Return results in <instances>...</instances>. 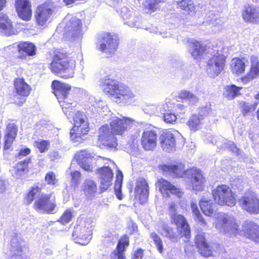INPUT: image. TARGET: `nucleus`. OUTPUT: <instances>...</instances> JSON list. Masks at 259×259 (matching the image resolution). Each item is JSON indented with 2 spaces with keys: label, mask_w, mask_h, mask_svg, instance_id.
<instances>
[{
  "label": "nucleus",
  "mask_w": 259,
  "mask_h": 259,
  "mask_svg": "<svg viewBox=\"0 0 259 259\" xmlns=\"http://www.w3.org/2000/svg\"><path fill=\"white\" fill-rule=\"evenodd\" d=\"M48 54L51 59L49 68L52 73L63 79L73 76L76 61L68 52L63 49L54 48Z\"/></svg>",
  "instance_id": "1"
},
{
  "label": "nucleus",
  "mask_w": 259,
  "mask_h": 259,
  "mask_svg": "<svg viewBox=\"0 0 259 259\" xmlns=\"http://www.w3.org/2000/svg\"><path fill=\"white\" fill-rule=\"evenodd\" d=\"M42 186L38 184L31 187L24 196V200L27 205H29L37 198L33 204V208L37 211L47 214H54L57 210V199L53 193H42Z\"/></svg>",
  "instance_id": "2"
},
{
  "label": "nucleus",
  "mask_w": 259,
  "mask_h": 259,
  "mask_svg": "<svg viewBox=\"0 0 259 259\" xmlns=\"http://www.w3.org/2000/svg\"><path fill=\"white\" fill-rule=\"evenodd\" d=\"M103 92L117 104H130L135 97L133 92L125 85L106 76L101 79Z\"/></svg>",
  "instance_id": "3"
},
{
  "label": "nucleus",
  "mask_w": 259,
  "mask_h": 259,
  "mask_svg": "<svg viewBox=\"0 0 259 259\" xmlns=\"http://www.w3.org/2000/svg\"><path fill=\"white\" fill-rule=\"evenodd\" d=\"M51 88L64 113L67 118H70L74 112V108L76 106L75 97L70 93L71 85L58 80H54L52 82Z\"/></svg>",
  "instance_id": "4"
},
{
  "label": "nucleus",
  "mask_w": 259,
  "mask_h": 259,
  "mask_svg": "<svg viewBox=\"0 0 259 259\" xmlns=\"http://www.w3.org/2000/svg\"><path fill=\"white\" fill-rule=\"evenodd\" d=\"M177 207L178 205L174 201L170 202L168 205L170 222L176 226L177 232L180 237L188 238L191 236L190 226L186 218L183 214L176 212Z\"/></svg>",
  "instance_id": "5"
},
{
  "label": "nucleus",
  "mask_w": 259,
  "mask_h": 259,
  "mask_svg": "<svg viewBox=\"0 0 259 259\" xmlns=\"http://www.w3.org/2000/svg\"><path fill=\"white\" fill-rule=\"evenodd\" d=\"M211 195L215 202L220 206L232 207L236 204L235 192L226 184L218 185L212 190Z\"/></svg>",
  "instance_id": "6"
},
{
  "label": "nucleus",
  "mask_w": 259,
  "mask_h": 259,
  "mask_svg": "<svg viewBox=\"0 0 259 259\" xmlns=\"http://www.w3.org/2000/svg\"><path fill=\"white\" fill-rule=\"evenodd\" d=\"M73 120V126L70 130V137L72 141L80 142L90 131L89 123L85 119L83 113L79 111L75 114Z\"/></svg>",
  "instance_id": "7"
},
{
  "label": "nucleus",
  "mask_w": 259,
  "mask_h": 259,
  "mask_svg": "<svg viewBox=\"0 0 259 259\" xmlns=\"http://www.w3.org/2000/svg\"><path fill=\"white\" fill-rule=\"evenodd\" d=\"M92 225L87 219H81L74 228L72 237L75 242L82 245H87L92 238Z\"/></svg>",
  "instance_id": "8"
},
{
  "label": "nucleus",
  "mask_w": 259,
  "mask_h": 259,
  "mask_svg": "<svg viewBox=\"0 0 259 259\" xmlns=\"http://www.w3.org/2000/svg\"><path fill=\"white\" fill-rule=\"evenodd\" d=\"M13 87L16 96L13 103L21 106L26 101V98L30 95L32 88L23 77H17L13 80Z\"/></svg>",
  "instance_id": "9"
},
{
  "label": "nucleus",
  "mask_w": 259,
  "mask_h": 259,
  "mask_svg": "<svg viewBox=\"0 0 259 259\" xmlns=\"http://www.w3.org/2000/svg\"><path fill=\"white\" fill-rule=\"evenodd\" d=\"M155 186L163 198H168L173 195L181 199L184 195V192L180 187L162 178L157 180Z\"/></svg>",
  "instance_id": "10"
},
{
  "label": "nucleus",
  "mask_w": 259,
  "mask_h": 259,
  "mask_svg": "<svg viewBox=\"0 0 259 259\" xmlns=\"http://www.w3.org/2000/svg\"><path fill=\"white\" fill-rule=\"evenodd\" d=\"M55 6L52 1H47L38 5L35 11L36 24L40 26L46 25L54 13Z\"/></svg>",
  "instance_id": "11"
},
{
  "label": "nucleus",
  "mask_w": 259,
  "mask_h": 259,
  "mask_svg": "<svg viewBox=\"0 0 259 259\" xmlns=\"http://www.w3.org/2000/svg\"><path fill=\"white\" fill-rule=\"evenodd\" d=\"M115 135L110 132L109 126L107 124H104L99 128L98 144L100 147L116 150L118 143Z\"/></svg>",
  "instance_id": "12"
},
{
  "label": "nucleus",
  "mask_w": 259,
  "mask_h": 259,
  "mask_svg": "<svg viewBox=\"0 0 259 259\" xmlns=\"http://www.w3.org/2000/svg\"><path fill=\"white\" fill-rule=\"evenodd\" d=\"M226 64V57L224 54L217 52L208 60L206 70L212 77H215L224 71Z\"/></svg>",
  "instance_id": "13"
},
{
  "label": "nucleus",
  "mask_w": 259,
  "mask_h": 259,
  "mask_svg": "<svg viewBox=\"0 0 259 259\" xmlns=\"http://www.w3.org/2000/svg\"><path fill=\"white\" fill-rule=\"evenodd\" d=\"M195 245L199 254L205 257L213 256L214 251L220 248L219 244H210L207 242L204 233H199L196 235Z\"/></svg>",
  "instance_id": "14"
},
{
  "label": "nucleus",
  "mask_w": 259,
  "mask_h": 259,
  "mask_svg": "<svg viewBox=\"0 0 259 259\" xmlns=\"http://www.w3.org/2000/svg\"><path fill=\"white\" fill-rule=\"evenodd\" d=\"M134 123L135 120L132 118L116 117L109 122L110 132L116 135L122 136L126 132L132 128Z\"/></svg>",
  "instance_id": "15"
},
{
  "label": "nucleus",
  "mask_w": 259,
  "mask_h": 259,
  "mask_svg": "<svg viewBox=\"0 0 259 259\" xmlns=\"http://www.w3.org/2000/svg\"><path fill=\"white\" fill-rule=\"evenodd\" d=\"M82 20L76 17H72L64 27V34L66 37L76 39L83 35Z\"/></svg>",
  "instance_id": "16"
},
{
  "label": "nucleus",
  "mask_w": 259,
  "mask_h": 259,
  "mask_svg": "<svg viewBox=\"0 0 259 259\" xmlns=\"http://www.w3.org/2000/svg\"><path fill=\"white\" fill-rule=\"evenodd\" d=\"M102 39L103 42L100 46V51L108 55L114 54L119 44L118 36L110 33H106L102 36Z\"/></svg>",
  "instance_id": "17"
},
{
  "label": "nucleus",
  "mask_w": 259,
  "mask_h": 259,
  "mask_svg": "<svg viewBox=\"0 0 259 259\" xmlns=\"http://www.w3.org/2000/svg\"><path fill=\"white\" fill-rule=\"evenodd\" d=\"M242 208L251 214L259 213V198L252 193L242 196L239 201Z\"/></svg>",
  "instance_id": "18"
},
{
  "label": "nucleus",
  "mask_w": 259,
  "mask_h": 259,
  "mask_svg": "<svg viewBox=\"0 0 259 259\" xmlns=\"http://www.w3.org/2000/svg\"><path fill=\"white\" fill-rule=\"evenodd\" d=\"M149 194V185L144 178L137 179L135 188V199L140 204H143L148 200Z\"/></svg>",
  "instance_id": "19"
},
{
  "label": "nucleus",
  "mask_w": 259,
  "mask_h": 259,
  "mask_svg": "<svg viewBox=\"0 0 259 259\" xmlns=\"http://www.w3.org/2000/svg\"><path fill=\"white\" fill-rule=\"evenodd\" d=\"M188 171L193 190L196 191H203L206 180L202 171L199 168L193 167L188 169Z\"/></svg>",
  "instance_id": "20"
},
{
  "label": "nucleus",
  "mask_w": 259,
  "mask_h": 259,
  "mask_svg": "<svg viewBox=\"0 0 259 259\" xmlns=\"http://www.w3.org/2000/svg\"><path fill=\"white\" fill-rule=\"evenodd\" d=\"M15 8L18 16L25 21L31 19L32 5L30 0H15Z\"/></svg>",
  "instance_id": "21"
},
{
  "label": "nucleus",
  "mask_w": 259,
  "mask_h": 259,
  "mask_svg": "<svg viewBox=\"0 0 259 259\" xmlns=\"http://www.w3.org/2000/svg\"><path fill=\"white\" fill-rule=\"evenodd\" d=\"M158 135L154 130L144 131L141 136L140 142L143 149L145 151H153L157 146Z\"/></svg>",
  "instance_id": "22"
},
{
  "label": "nucleus",
  "mask_w": 259,
  "mask_h": 259,
  "mask_svg": "<svg viewBox=\"0 0 259 259\" xmlns=\"http://www.w3.org/2000/svg\"><path fill=\"white\" fill-rule=\"evenodd\" d=\"M18 132V125L14 122L7 124L4 137L3 150L13 149V145L16 140Z\"/></svg>",
  "instance_id": "23"
},
{
  "label": "nucleus",
  "mask_w": 259,
  "mask_h": 259,
  "mask_svg": "<svg viewBox=\"0 0 259 259\" xmlns=\"http://www.w3.org/2000/svg\"><path fill=\"white\" fill-rule=\"evenodd\" d=\"M250 65L247 73L240 78L243 84H247L255 78L259 77V58L252 55L250 57Z\"/></svg>",
  "instance_id": "24"
},
{
  "label": "nucleus",
  "mask_w": 259,
  "mask_h": 259,
  "mask_svg": "<svg viewBox=\"0 0 259 259\" xmlns=\"http://www.w3.org/2000/svg\"><path fill=\"white\" fill-rule=\"evenodd\" d=\"M18 55L16 58L19 60H25L27 57H31L36 55V48L35 46L31 42L20 41L17 45Z\"/></svg>",
  "instance_id": "25"
},
{
  "label": "nucleus",
  "mask_w": 259,
  "mask_h": 259,
  "mask_svg": "<svg viewBox=\"0 0 259 259\" xmlns=\"http://www.w3.org/2000/svg\"><path fill=\"white\" fill-rule=\"evenodd\" d=\"M161 169L163 174H168L175 178H183L186 175L188 171L185 169V165L182 163H177L174 164H163Z\"/></svg>",
  "instance_id": "26"
},
{
  "label": "nucleus",
  "mask_w": 259,
  "mask_h": 259,
  "mask_svg": "<svg viewBox=\"0 0 259 259\" xmlns=\"http://www.w3.org/2000/svg\"><path fill=\"white\" fill-rule=\"evenodd\" d=\"M190 54L195 60L201 59L207 51V46L202 41L192 40L189 42Z\"/></svg>",
  "instance_id": "27"
},
{
  "label": "nucleus",
  "mask_w": 259,
  "mask_h": 259,
  "mask_svg": "<svg viewBox=\"0 0 259 259\" xmlns=\"http://www.w3.org/2000/svg\"><path fill=\"white\" fill-rule=\"evenodd\" d=\"M96 173L100 176L101 187L106 190L111 185L113 178V172L109 166H104L96 170Z\"/></svg>",
  "instance_id": "28"
},
{
  "label": "nucleus",
  "mask_w": 259,
  "mask_h": 259,
  "mask_svg": "<svg viewBox=\"0 0 259 259\" xmlns=\"http://www.w3.org/2000/svg\"><path fill=\"white\" fill-rule=\"evenodd\" d=\"M160 145L163 149L169 152L176 147L174 135L169 130L162 132L160 136Z\"/></svg>",
  "instance_id": "29"
},
{
  "label": "nucleus",
  "mask_w": 259,
  "mask_h": 259,
  "mask_svg": "<svg viewBox=\"0 0 259 259\" xmlns=\"http://www.w3.org/2000/svg\"><path fill=\"white\" fill-rule=\"evenodd\" d=\"M241 16L245 22L255 24L259 23V11L254 6H245L242 11Z\"/></svg>",
  "instance_id": "30"
},
{
  "label": "nucleus",
  "mask_w": 259,
  "mask_h": 259,
  "mask_svg": "<svg viewBox=\"0 0 259 259\" xmlns=\"http://www.w3.org/2000/svg\"><path fill=\"white\" fill-rule=\"evenodd\" d=\"M246 60L244 57H234L230 64V69L231 73L236 76L243 74L246 70Z\"/></svg>",
  "instance_id": "31"
},
{
  "label": "nucleus",
  "mask_w": 259,
  "mask_h": 259,
  "mask_svg": "<svg viewBox=\"0 0 259 259\" xmlns=\"http://www.w3.org/2000/svg\"><path fill=\"white\" fill-rule=\"evenodd\" d=\"M199 205L205 215L212 217L215 215L218 208L211 199L202 197L199 201Z\"/></svg>",
  "instance_id": "32"
},
{
  "label": "nucleus",
  "mask_w": 259,
  "mask_h": 259,
  "mask_svg": "<svg viewBox=\"0 0 259 259\" xmlns=\"http://www.w3.org/2000/svg\"><path fill=\"white\" fill-rule=\"evenodd\" d=\"M130 245L129 237L126 234L122 235L119 239L113 254L116 259H125L124 251Z\"/></svg>",
  "instance_id": "33"
},
{
  "label": "nucleus",
  "mask_w": 259,
  "mask_h": 259,
  "mask_svg": "<svg viewBox=\"0 0 259 259\" xmlns=\"http://www.w3.org/2000/svg\"><path fill=\"white\" fill-rule=\"evenodd\" d=\"M0 31L6 36L15 33L12 21L5 14H0Z\"/></svg>",
  "instance_id": "34"
},
{
  "label": "nucleus",
  "mask_w": 259,
  "mask_h": 259,
  "mask_svg": "<svg viewBox=\"0 0 259 259\" xmlns=\"http://www.w3.org/2000/svg\"><path fill=\"white\" fill-rule=\"evenodd\" d=\"M244 236L248 239L259 244V225L253 222L247 223L244 229Z\"/></svg>",
  "instance_id": "35"
},
{
  "label": "nucleus",
  "mask_w": 259,
  "mask_h": 259,
  "mask_svg": "<svg viewBox=\"0 0 259 259\" xmlns=\"http://www.w3.org/2000/svg\"><path fill=\"white\" fill-rule=\"evenodd\" d=\"M176 5L177 9L184 11L187 15H193L196 13V6L192 0H177Z\"/></svg>",
  "instance_id": "36"
},
{
  "label": "nucleus",
  "mask_w": 259,
  "mask_h": 259,
  "mask_svg": "<svg viewBox=\"0 0 259 259\" xmlns=\"http://www.w3.org/2000/svg\"><path fill=\"white\" fill-rule=\"evenodd\" d=\"M31 162V157L25 159L17 163L14 167V176L19 178L29 171V164Z\"/></svg>",
  "instance_id": "37"
},
{
  "label": "nucleus",
  "mask_w": 259,
  "mask_h": 259,
  "mask_svg": "<svg viewBox=\"0 0 259 259\" xmlns=\"http://www.w3.org/2000/svg\"><path fill=\"white\" fill-rule=\"evenodd\" d=\"M242 87L235 84L228 85L225 87L223 96L228 100H232L241 95L240 91Z\"/></svg>",
  "instance_id": "38"
},
{
  "label": "nucleus",
  "mask_w": 259,
  "mask_h": 259,
  "mask_svg": "<svg viewBox=\"0 0 259 259\" xmlns=\"http://www.w3.org/2000/svg\"><path fill=\"white\" fill-rule=\"evenodd\" d=\"M203 119V115L193 114L187 121L186 124L191 131L196 132L200 128Z\"/></svg>",
  "instance_id": "39"
},
{
  "label": "nucleus",
  "mask_w": 259,
  "mask_h": 259,
  "mask_svg": "<svg viewBox=\"0 0 259 259\" xmlns=\"http://www.w3.org/2000/svg\"><path fill=\"white\" fill-rule=\"evenodd\" d=\"M82 190L86 196L91 197L97 192V186L93 180L85 179L82 186Z\"/></svg>",
  "instance_id": "40"
},
{
  "label": "nucleus",
  "mask_w": 259,
  "mask_h": 259,
  "mask_svg": "<svg viewBox=\"0 0 259 259\" xmlns=\"http://www.w3.org/2000/svg\"><path fill=\"white\" fill-rule=\"evenodd\" d=\"M162 230L165 233V236L170 240L174 242H177L181 238H184L185 241H187L189 240L191 236V235L188 238H186L184 237H180L178 233L177 234H176L172 228L168 226L167 224H163L162 225Z\"/></svg>",
  "instance_id": "41"
},
{
  "label": "nucleus",
  "mask_w": 259,
  "mask_h": 259,
  "mask_svg": "<svg viewBox=\"0 0 259 259\" xmlns=\"http://www.w3.org/2000/svg\"><path fill=\"white\" fill-rule=\"evenodd\" d=\"M116 180L114 186L115 194L119 200L122 199L121 187L123 179V175L120 170H118L116 175Z\"/></svg>",
  "instance_id": "42"
},
{
  "label": "nucleus",
  "mask_w": 259,
  "mask_h": 259,
  "mask_svg": "<svg viewBox=\"0 0 259 259\" xmlns=\"http://www.w3.org/2000/svg\"><path fill=\"white\" fill-rule=\"evenodd\" d=\"M178 98L182 100H188L190 105H194L198 101V98L190 92L186 90H183L180 92L178 95Z\"/></svg>",
  "instance_id": "43"
},
{
  "label": "nucleus",
  "mask_w": 259,
  "mask_h": 259,
  "mask_svg": "<svg viewBox=\"0 0 259 259\" xmlns=\"http://www.w3.org/2000/svg\"><path fill=\"white\" fill-rule=\"evenodd\" d=\"M192 212L193 213L195 220L203 226L206 225L207 223L202 214L200 212L197 204L192 202L190 204Z\"/></svg>",
  "instance_id": "44"
},
{
  "label": "nucleus",
  "mask_w": 259,
  "mask_h": 259,
  "mask_svg": "<svg viewBox=\"0 0 259 259\" xmlns=\"http://www.w3.org/2000/svg\"><path fill=\"white\" fill-rule=\"evenodd\" d=\"M160 2V0H146L145 2L144 9L147 13L151 14L157 9L158 5Z\"/></svg>",
  "instance_id": "45"
},
{
  "label": "nucleus",
  "mask_w": 259,
  "mask_h": 259,
  "mask_svg": "<svg viewBox=\"0 0 259 259\" xmlns=\"http://www.w3.org/2000/svg\"><path fill=\"white\" fill-rule=\"evenodd\" d=\"M73 217V211L70 209H66L58 220V222L63 225L69 223Z\"/></svg>",
  "instance_id": "46"
},
{
  "label": "nucleus",
  "mask_w": 259,
  "mask_h": 259,
  "mask_svg": "<svg viewBox=\"0 0 259 259\" xmlns=\"http://www.w3.org/2000/svg\"><path fill=\"white\" fill-rule=\"evenodd\" d=\"M44 179L48 185L55 187L58 185V179L57 178L55 173L53 171L47 172Z\"/></svg>",
  "instance_id": "47"
},
{
  "label": "nucleus",
  "mask_w": 259,
  "mask_h": 259,
  "mask_svg": "<svg viewBox=\"0 0 259 259\" xmlns=\"http://www.w3.org/2000/svg\"><path fill=\"white\" fill-rule=\"evenodd\" d=\"M150 238L152 239L158 251L162 253L163 252V244L161 238L155 232H152L150 235Z\"/></svg>",
  "instance_id": "48"
},
{
  "label": "nucleus",
  "mask_w": 259,
  "mask_h": 259,
  "mask_svg": "<svg viewBox=\"0 0 259 259\" xmlns=\"http://www.w3.org/2000/svg\"><path fill=\"white\" fill-rule=\"evenodd\" d=\"M50 145V142L49 140L36 141L34 142V146L41 153L47 151L49 149Z\"/></svg>",
  "instance_id": "49"
},
{
  "label": "nucleus",
  "mask_w": 259,
  "mask_h": 259,
  "mask_svg": "<svg viewBox=\"0 0 259 259\" xmlns=\"http://www.w3.org/2000/svg\"><path fill=\"white\" fill-rule=\"evenodd\" d=\"M71 184L74 187H77L80 183L81 179V174L78 170H74L71 172Z\"/></svg>",
  "instance_id": "50"
},
{
  "label": "nucleus",
  "mask_w": 259,
  "mask_h": 259,
  "mask_svg": "<svg viewBox=\"0 0 259 259\" xmlns=\"http://www.w3.org/2000/svg\"><path fill=\"white\" fill-rule=\"evenodd\" d=\"M255 110V108L251 104L243 102L241 103V111L244 116L248 115Z\"/></svg>",
  "instance_id": "51"
},
{
  "label": "nucleus",
  "mask_w": 259,
  "mask_h": 259,
  "mask_svg": "<svg viewBox=\"0 0 259 259\" xmlns=\"http://www.w3.org/2000/svg\"><path fill=\"white\" fill-rule=\"evenodd\" d=\"M215 219L218 224L222 226L227 225L229 221L231 224L233 223L232 221L230 220V218L228 217V215L225 213H218Z\"/></svg>",
  "instance_id": "52"
},
{
  "label": "nucleus",
  "mask_w": 259,
  "mask_h": 259,
  "mask_svg": "<svg viewBox=\"0 0 259 259\" xmlns=\"http://www.w3.org/2000/svg\"><path fill=\"white\" fill-rule=\"evenodd\" d=\"M90 157V154L85 150H80L75 155V159L77 163L85 161Z\"/></svg>",
  "instance_id": "53"
},
{
  "label": "nucleus",
  "mask_w": 259,
  "mask_h": 259,
  "mask_svg": "<svg viewBox=\"0 0 259 259\" xmlns=\"http://www.w3.org/2000/svg\"><path fill=\"white\" fill-rule=\"evenodd\" d=\"M164 120L167 123H172L177 120V116L172 113H165L163 114Z\"/></svg>",
  "instance_id": "54"
},
{
  "label": "nucleus",
  "mask_w": 259,
  "mask_h": 259,
  "mask_svg": "<svg viewBox=\"0 0 259 259\" xmlns=\"http://www.w3.org/2000/svg\"><path fill=\"white\" fill-rule=\"evenodd\" d=\"M144 249L139 248L132 254V259H142L144 256Z\"/></svg>",
  "instance_id": "55"
},
{
  "label": "nucleus",
  "mask_w": 259,
  "mask_h": 259,
  "mask_svg": "<svg viewBox=\"0 0 259 259\" xmlns=\"http://www.w3.org/2000/svg\"><path fill=\"white\" fill-rule=\"evenodd\" d=\"M31 153V150L29 148H21L17 154V157L21 158L29 155Z\"/></svg>",
  "instance_id": "56"
},
{
  "label": "nucleus",
  "mask_w": 259,
  "mask_h": 259,
  "mask_svg": "<svg viewBox=\"0 0 259 259\" xmlns=\"http://www.w3.org/2000/svg\"><path fill=\"white\" fill-rule=\"evenodd\" d=\"M78 164L84 170L88 172H92L93 167L89 163L85 161H82V162L78 163Z\"/></svg>",
  "instance_id": "57"
},
{
  "label": "nucleus",
  "mask_w": 259,
  "mask_h": 259,
  "mask_svg": "<svg viewBox=\"0 0 259 259\" xmlns=\"http://www.w3.org/2000/svg\"><path fill=\"white\" fill-rule=\"evenodd\" d=\"M7 0H0V11L3 10L6 7Z\"/></svg>",
  "instance_id": "58"
},
{
  "label": "nucleus",
  "mask_w": 259,
  "mask_h": 259,
  "mask_svg": "<svg viewBox=\"0 0 259 259\" xmlns=\"http://www.w3.org/2000/svg\"><path fill=\"white\" fill-rule=\"evenodd\" d=\"M256 117L259 122V107L257 108V110L255 112Z\"/></svg>",
  "instance_id": "59"
},
{
  "label": "nucleus",
  "mask_w": 259,
  "mask_h": 259,
  "mask_svg": "<svg viewBox=\"0 0 259 259\" xmlns=\"http://www.w3.org/2000/svg\"><path fill=\"white\" fill-rule=\"evenodd\" d=\"M255 99L259 101V92L255 95Z\"/></svg>",
  "instance_id": "60"
},
{
  "label": "nucleus",
  "mask_w": 259,
  "mask_h": 259,
  "mask_svg": "<svg viewBox=\"0 0 259 259\" xmlns=\"http://www.w3.org/2000/svg\"><path fill=\"white\" fill-rule=\"evenodd\" d=\"M234 226H235V229H237V228L238 226L236 224H234Z\"/></svg>",
  "instance_id": "61"
},
{
  "label": "nucleus",
  "mask_w": 259,
  "mask_h": 259,
  "mask_svg": "<svg viewBox=\"0 0 259 259\" xmlns=\"http://www.w3.org/2000/svg\"><path fill=\"white\" fill-rule=\"evenodd\" d=\"M11 49H12L11 48L9 49V50H10V53L12 52V51L11 50Z\"/></svg>",
  "instance_id": "62"
},
{
  "label": "nucleus",
  "mask_w": 259,
  "mask_h": 259,
  "mask_svg": "<svg viewBox=\"0 0 259 259\" xmlns=\"http://www.w3.org/2000/svg\"><path fill=\"white\" fill-rule=\"evenodd\" d=\"M16 257V255H13V256H12V257Z\"/></svg>",
  "instance_id": "63"
}]
</instances>
